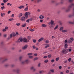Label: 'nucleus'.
<instances>
[{"instance_id":"52","label":"nucleus","mask_w":74,"mask_h":74,"mask_svg":"<svg viewBox=\"0 0 74 74\" xmlns=\"http://www.w3.org/2000/svg\"><path fill=\"white\" fill-rule=\"evenodd\" d=\"M32 20H33L32 18H29V21H32Z\"/></svg>"},{"instance_id":"42","label":"nucleus","mask_w":74,"mask_h":74,"mask_svg":"<svg viewBox=\"0 0 74 74\" xmlns=\"http://www.w3.org/2000/svg\"><path fill=\"white\" fill-rule=\"evenodd\" d=\"M8 59L7 58L5 59V60H3V61L2 62H5V61H7V60Z\"/></svg>"},{"instance_id":"22","label":"nucleus","mask_w":74,"mask_h":74,"mask_svg":"<svg viewBox=\"0 0 74 74\" xmlns=\"http://www.w3.org/2000/svg\"><path fill=\"white\" fill-rule=\"evenodd\" d=\"M67 30H62V32L63 33H66V32H67Z\"/></svg>"},{"instance_id":"2","label":"nucleus","mask_w":74,"mask_h":74,"mask_svg":"<svg viewBox=\"0 0 74 74\" xmlns=\"http://www.w3.org/2000/svg\"><path fill=\"white\" fill-rule=\"evenodd\" d=\"M69 52L68 49H64L62 51V52L63 54H66L67 53Z\"/></svg>"},{"instance_id":"41","label":"nucleus","mask_w":74,"mask_h":74,"mask_svg":"<svg viewBox=\"0 0 74 74\" xmlns=\"http://www.w3.org/2000/svg\"><path fill=\"white\" fill-rule=\"evenodd\" d=\"M74 0H69V2L70 3H71Z\"/></svg>"},{"instance_id":"57","label":"nucleus","mask_w":74,"mask_h":74,"mask_svg":"<svg viewBox=\"0 0 74 74\" xmlns=\"http://www.w3.org/2000/svg\"><path fill=\"white\" fill-rule=\"evenodd\" d=\"M41 64V63H39L38 64V67H40V65Z\"/></svg>"},{"instance_id":"44","label":"nucleus","mask_w":74,"mask_h":74,"mask_svg":"<svg viewBox=\"0 0 74 74\" xmlns=\"http://www.w3.org/2000/svg\"><path fill=\"white\" fill-rule=\"evenodd\" d=\"M64 42L65 44H67V40H66L64 41Z\"/></svg>"},{"instance_id":"64","label":"nucleus","mask_w":74,"mask_h":74,"mask_svg":"<svg viewBox=\"0 0 74 74\" xmlns=\"http://www.w3.org/2000/svg\"><path fill=\"white\" fill-rule=\"evenodd\" d=\"M69 52H71L72 51V50L71 49H69Z\"/></svg>"},{"instance_id":"63","label":"nucleus","mask_w":74,"mask_h":74,"mask_svg":"<svg viewBox=\"0 0 74 74\" xmlns=\"http://www.w3.org/2000/svg\"><path fill=\"white\" fill-rule=\"evenodd\" d=\"M6 29H4L3 30V32H6Z\"/></svg>"},{"instance_id":"46","label":"nucleus","mask_w":74,"mask_h":74,"mask_svg":"<svg viewBox=\"0 0 74 74\" xmlns=\"http://www.w3.org/2000/svg\"><path fill=\"white\" fill-rule=\"evenodd\" d=\"M29 58H30V59H32L33 58V56H29Z\"/></svg>"},{"instance_id":"16","label":"nucleus","mask_w":74,"mask_h":74,"mask_svg":"<svg viewBox=\"0 0 74 74\" xmlns=\"http://www.w3.org/2000/svg\"><path fill=\"white\" fill-rule=\"evenodd\" d=\"M28 6H27L26 8L24 9V11H27L28 10Z\"/></svg>"},{"instance_id":"11","label":"nucleus","mask_w":74,"mask_h":74,"mask_svg":"<svg viewBox=\"0 0 74 74\" xmlns=\"http://www.w3.org/2000/svg\"><path fill=\"white\" fill-rule=\"evenodd\" d=\"M16 36V34H12L10 35V38H12V36Z\"/></svg>"},{"instance_id":"7","label":"nucleus","mask_w":74,"mask_h":74,"mask_svg":"<svg viewBox=\"0 0 74 74\" xmlns=\"http://www.w3.org/2000/svg\"><path fill=\"white\" fill-rule=\"evenodd\" d=\"M20 20L21 21H25L26 20V17H25L22 16L21 17Z\"/></svg>"},{"instance_id":"54","label":"nucleus","mask_w":74,"mask_h":74,"mask_svg":"<svg viewBox=\"0 0 74 74\" xmlns=\"http://www.w3.org/2000/svg\"><path fill=\"white\" fill-rule=\"evenodd\" d=\"M3 3H7V1L6 0H3Z\"/></svg>"},{"instance_id":"18","label":"nucleus","mask_w":74,"mask_h":74,"mask_svg":"<svg viewBox=\"0 0 74 74\" xmlns=\"http://www.w3.org/2000/svg\"><path fill=\"white\" fill-rule=\"evenodd\" d=\"M44 18V17L42 15H41L39 16V18L40 19H43Z\"/></svg>"},{"instance_id":"39","label":"nucleus","mask_w":74,"mask_h":74,"mask_svg":"<svg viewBox=\"0 0 74 74\" xmlns=\"http://www.w3.org/2000/svg\"><path fill=\"white\" fill-rule=\"evenodd\" d=\"M44 73V71H39V73H40V74H42V73Z\"/></svg>"},{"instance_id":"8","label":"nucleus","mask_w":74,"mask_h":74,"mask_svg":"<svg viewBox=\"0 0 74 74\" xmlns=\"http://www.w3.org/2000/svg\"><path fill=\"white\" fill-rule=\"evenodd\" d=\"M13 71H15L18 74H19V73H20V69H17L16 70H14Z\"/></svg>"},{"instance_id":"23","label":"nucleus","mask_w":74,"mask_h":74,"mask_svg":"<svg viewBox=\"0 0 74 74\" xmlns=\"http://www.w3.org/2000/svg\"><path fill=\"white\" fill-rule=\"evenodd\" d=\"M68 46V45H67V44H65L64 45V47L65 48H67V47Z\"/></svg>"},{"instance_id":"21","label":"nucleus","mask_w":74,"mask_h":74,"mask_svg":"<svg viewBox=\"0 0 74 74\" xmlns=\"http://www.w3.org/2000/svg\"><path fill=\"white\" fill-rule=\"evenodd\" d=\"M5 15V13H1V16H2V17H3V16H4V15Z\"/></svg>"},{"instance_id":"51","label":"nucleus","mask_w":74,"mask_h":74,"mask_svg":"<svg viewBox=\"0 0 74 74\" xmlns=\"http://www.w3.org/2000/svg\"><path fill=\"white\" fill-rule=\"evenodd\" d=\"M49 45H47V46H46L45 47V48H48V47H49Z\"/></svg>"},{"instance_id":"43","label":"nucleus","mask_w":74,"mask_h":74,"mask_svg":"<svg viewBox=\"0 0 74 74\" xmlns=\"http://www.w3.org/2000/svg\"><path fill=\"white\" fill-rule=\"evenodd\" d=\"M20 25H21V23H20L16 24V25H17V26H19Z\"/></svg>"},{"instance_id":"20","label":"nucleus","mask_w":74,"mask_h":74,"mask_svg":"<svg viewBox=\"0 0 74 74\" xmlns=\"http://www.w3.org/2000/svg\"><path fill=\"white\" fill-rule=\"evenodd\" d=\"M42 27H46V26H47V25H45L44 24H43L42 25Z\"/></svg>"},{"instance_id":"30","label":"nucleus","mask_w":74,"mask_h":74,"mask_svg":"<svg viewBox=\"0 0 74 74\" xmlns=\"http://www.w3.org/2000/svg\"><path fill=\"white\" fill-rule=\"evenodd\" d=\"M22 58H23V56H21L19 58V59L20 60H22Z\"/></svg>"},{"instance_id":"34","label":"nucleus","mask_w":74,"mask_h":74,"mask_svg":"<svg viewBox=\"0 0 74 74\" xmlns=\"http://www.w3.org/2000/svg\"><path fill=\"white\" fill-rule=\"evenodd\" d=\"M14 19L13 18H10L8 19V21H13Z\"/></svg>"},{"instance_id":"45","label":"nucleus","mask_w":74,"mask_h":74,"mask_svg":"<svg viewBox=\"0 0 74 74\" xmlns=\"http://www.w3.org/2000/svg\"><path fill=\"white\" fill-rule=\"evenodd\" d=\"M15 66V65L14 64H12L11 65V67H14Z\"/></svg>"},{"instance_id":"49","label":"nucleus","mask_w":74,"mask_h":74,"mask_svg":"<svg viewBox=\"0 0 74 74\" xmlns=\"http://www.w3.org/2000/svg\"><path fill=\"white\" fill-rule=\"evenodd\" d=\"M55 62V60H54L53 59V60H51V62H52V63H53V62Z\"/></svg>"},{"instance_id":"5","label":"nucleus","mask_w":74,"mask_h":74,"mask_svg":"<svg viewBox=\"0 0 74 74\" xmlns=\"http://www.w3.org/2000/svg\"><path fill=\"white\" fill-rule=\"evenodd\" d=\"M23 42L26 43L29 42V40L25 38H23Z\"/></svg>"},{"instance_id":"13","label":"nucleus","mask_w":74,"mask_h":74,"mask_svg":"<svg viewBox=\"0 0 74 74\" xmlns=\"http://www.w3.org/2000/svg\"><path fill=\"white\" fill-rule=\"evenodd\" d=\"M28 46L27 45H25L24 47H23L22 49H25L27 48Z\"/></svg>"},{"instance_id":"55","label":"nucleus","mask_w":74,"mask_h":74,"mask_svg":"<svg viewBox=\"0 0 74 74\" xmlns=\"http://www.w3.org/2000/svg\"><path fill=\"white\" fill-rule=\"evenodd\" d=\"M33 48V49H35L36 48V47H35V46L34 45L32 46Z\"/></svg>"},{"instance_id":"38","label":"nucleus","mask_w":74,"mask_h":74,"mask_svg":"<svg viewBox=\"0 0 74 74\" xmlns=\"http://www.w3.org/2000/svg\"><path fill=\"white\" fill-rule=\"evenodd\" d=\"M63 27H60V30H63Z\"/></svg>"},{"instance_id":"50","label":"nucleus","mask_w":74,"mask_h":74,"mask_svg":"<svg viewBox=\"0 0 74 74\" xmlns=\"http://www.w3.org/2000/svg\"><path fill=\"white\" fill-rule=\"evenodd\" d=\"M38 59V58H34V60H36Z\"/></svg>"},{"instance_id":"25","label":"nucleus","mask_w":74,"mask_h":74,"mask_svg":"<svg viewBox=\"0 0 74 74\" xmlns=\"http://www.w3.org/2000/svg\"><path fill=\"white\" fill-rule=\"evenodd\" d=\"M68 42L69 44H71V43H72V41L70 40H69Z\"/></svg>"},{"instance_id":"47","label":"nucleus","mask_w":74,"mask_h":74,"mask_svg":"<svg viewBox=\"0 0 74 74\" xmlns=\"http://www.w3.org/2000/svg\"><path fill=\"white\" fill-rule=\"evenodd\" d=\"M33 55V53H28V55Z\"/></svg>"},{"instance_id":"28","label":"nucleus","mask_w":74,"mask_h":74,"mask_svg":"<svg viewBox=\"0 0 74 74\" xmlns=\"http://www.w3.org/2000/svg\"><path fill=\"white\" fill-rule=\"evenodd\" d=\"M1 8L2 10H4V8H5V6H3V7H1Z\"/></svg>"},{"instance_id":"26","label":"nucleus","mask_w":74,"mask_h":74,"mask_svg":"<svg viewBox=\"0 0 74 74\" xmlns=\"http://www.w3.org/2000/svg\"><path fill=\"white\" fill-rule=\"evenodd\" d=\"M49 60H45L44 61V62L45 63H48V62Z\"/></svg>"},{"instance_id":"31","label":"nucleus","mask_w":74,"mask_h":74,"mask_svg":"<svg viewBox=\"0 0 74 74\" xmlns=\"http://www.w3.org/2000/svg\"><path fill=\"white\" fill-rule=\"evenodd\" d=\"M27 38L29 40H30V39L31 38V36H28L27 37Z\"/></svg>"},{"instance_id":"33","label":"nucleus","mask_w":74,"mask_h":74,"mask_svg":"<svg viewBox=\"0 0 74 74\" xmlns=\"http://www.w3.org/2000/svg\"><path fill=\"white\" fill-rule=\"evenodd\" d=\"M29 21H30V18H29L27 19V20L26 21V22L27 23H29Z\"/></svg>"},{"instance_id":"10","label":"nucleus","mask_w":74,"mask_h":74,"mask_svg":"<svg viewBox=\"0 0 74 74\" xmlns=\"http://www.w3.org/2000/svg\"><path fill=\"white\" fill-rule=\"evenodd\" d=\"M44 40V38L42 37L41 38H40L38 40V42H41V41H42Z\"/></svg>"},{"instance_id":"60","label":"nucleus","mask_w":74,"mask_h":74,"mask_svg":"<svg viewBox=\"0 0 74 74\" xmlns=\"http://www.w3.org/2000/svg\"><path fill=\"white\" fill-rule=\"evenodd\" d=\"M5 67H8V66H9V64H7L5 65Z\"/></svg>"},{"instance_id":"59","label":"nucleus","mask_w":74,"mask_h":74,"mask_svg":"<svg viewBox=\"0 0 74 74\" xmlns=\"http://www.w3.org/2000/svg\"><path fill=\"white\" fill-rule=\"evenodd\" d=\"M1 5H2V6H3V5H4V4L3 3H1Z\"/></svg>"},{"instance_id":"14","label":"nucleus","mask_w":74,"mask_h":74,"mask_svg":"<svg viewBox=\"0 0 74 74\" xmlns=\"http://www.w3.org/2000/svg\"><path fill=\"white\" fill-rule=\"evenodd\" d=\"M31 69L33 70L34 71H36V69H34L33 67H31Z\"/></svg>"},{"instance_id":"35","label":"nucleus","mask_w":74,"mask_h":74,"mask_svg":"<svg viewBox=\"0 0 74 74\" xmlns=\"http://www.w3.org/2000/svg\"><path fill=\"white\" fill-rule=\"evenodd\" d=\"M51 56H51V55H49L47 57L49 58H51Z\"/></svg>"},{"instance_id":"29","label":"nucleus","mask_w":74,"mask_h":74,"mask_svg":"<svg viewBox=\"0 0 74 74\" xmlns=\"http://www.w3.org/2000/svg\"><path fill=\"white\" fill-rule=\"evenodd\" d=\"M58 28V25H57L56 26V27H55V28L54 29V30H56V29H57Z\"/></svg>"},{"instance_id":"27","label":"nucleus","mask_w":74,"mask_h":74,"mask_svg":"<svg viewBox=\"0 0 74 74\" xmlns=\"http://www.w3.org/2000/svg\"><path fill=\"white\" fill-rule=\"evenodd\" d=\"M29 30H30L31 32H34V29H30Z\"/></svg>"},{"instance_id":"36","label":"nucleus","mask_w":74,"mask_h":74,"mask_svg":"<svg viewBox=\"0 0 74 74\" xmlns=\"http://www.w3.org/2000/svg\"><path fill=\"white\" fill-rule=\"evenodd\" d=\"M33 42H34V43H35L36 42V39H33Z\"/></svg>"},{"instance_id":"56","label":"nucleus","mask_w":74,"mask_h":74,"mask_svg":"<svg viewBox=\"0 0 74 74\" xmlns=\"http://www.w3.org/2000/svg\"><path fill=\"white\" fill-rule=\"evenodd\" d=\"M53 26H54V25H50V26H49V28H51V27H53Z\"/></svg>"},{"instance_id":"53","label":"nucleus","mask_w":74,"mask_h":74,"mask_svg":"<svg viewBox=\"0 0 74 74\" xmlns=\"http://www.w3.org/2000/svg\"><path fill=\"white\" fill-rule=\"evenodd\" d=\"M46 43H49V41L48 40H46L45 41Z\"/></svg>"},{"instance_id":"32","label":"nucleus","mask_w":74,"mask_h":74,"mask_svg":"<svg viewBox=\"0 0 74 74\" xmlns=\"http://www.w3.org/2000/svg\"><path fill=\"white\" fill-rule=\"evenodd\" d=\"M64 0H61V1L60 2V3L61 4H63V2H64Z\"/></svg>"},{"instance_id":"37","label":"nucleus","mask_w":74,"mask_h":74,"mask_svg":"<svg viewBox=\"0 0 74 74\" xmlns=\"http://www.w3.org/2000/svg\"><path fill=\"white\" fill-rule=\"evenodd\" d=\"M59 57H58V58H56V61L57 62V61H58V60H59Z\"/></svg>"},{"instance_id":"6","label":"nucleus","mask_w":74,"mask_h":74,"mask_svg":"<svg viewBox=\"0 0 74 74\" xmlns=\"http://www.w3.org/2000/svg\"><path fill=\"white\" fill-rule=\"evenodd\" d=\"M51 24V25H55V23H54V21L52 20H51V21L49 23V24Z\"/></svg>"},{"instance_id":"40","label":"nucleus","mask_w":74,"mask_h":74,"mask_svg":"<svg viewBox=\"0 0 74 74\" xmlns=\"http://www.w3.org/2000/svg\"><path fill=\"white\" fill-rule=\"evenodd\" d=\"M50 71H51L52 73H53L54 72V70L53 69H51L50 70Z\"/></svg>"},{"instance_id":"15","label":"nucleus","mask_w":74,"mask_h":74,"mask_svg":"<svg viewBox=\"0 0 74 74\" xmlns=\"http://www.w3.org/2000/svg\"><path fill=\"white\" fill-rule=\"evenodd\" d=\"M69 23L70 24H74V20H73V22H71V21H69Z\"/></svg>"},{"instance_id":"9","label":"nucleus","mask_w":74,"mask_h":74,"mask_svg":"<svg viewBox=\"0 0 74 74\" xmlns=\"http://www.w3.org/2000/svg\"><path fill=\"white\" fill-rule=\"evenodd\" d=\"M74 16V11L73 12L72 14L69 15L68 16L69 18H71L72 16Z\"/></svg>"},{"instance_id":"17","label":"nucleus","mask_w":74,"mask_h":74,"mask_svg":"<svg viewBox=\"0 0 74 74\" xmlns=\"http://www.w3.org/2000/svg\"><path fill=\"white\" fill-rule=\"evenodd\" d=\"M23 15V14L22 13H21L20 14H19L18 15V17L20 18L21 16H22Z\"/></svg>"},{"instance_id":"24","label":"nucleus","mask_w":74,"mask_h":74,"mask_svg":"<svg viewBox=\"0 0 74 74\" xmlns=\"http://www.w3.org/2000/svg\"><path fill=\"white\" fill-rule=\"evenodd\" d=\"M26 25V24H24L22 25L21 26L23 27H25Z\"/></svg>"},{"instance_id":"12","label":"nucleus","mask_w":74,"mask_h":74,"mask_svg":"<svg viewBox=\"0 0 74 74\" xmlns=\"http://www.w3.org/2000/svg\"><path fill=\"white\" fill-rule=\"evenodd\" d=\"M19 9H22V8H25V6L23 5H21L20 7H18Z\"/></svg>"},{"instance_id":"19","label":"nucleus","mask_w":74,"mask_h":74,"mask_svg":"<svg viewBox=\"0 0 74 74\" xmlns=\"http://www.w3.org/2000/svg\"><path fill=\"white\" fill-rule=\"evenodd\" d=\"M31 1H34V0H31ZM41 1V0H37V3H40Z\"/></svg>"},{"instance_id":"48","label":"nucleus","mask_w":74,"mask_h":74,"mask_svg":"<svg viewBox=\"0 0 74 74\" xmlns=\"http://www.w3.org/2000/svg\"><path fill=\"white\" fill-rule=\"evenodd\" d=\"M70 40L72 41H74V38H71Z\"/></svg>"},{"instance_id":"61","label":"nucleus","mask_w":74,"mask_h":74,"mask_svg":"<svg viewBox=\"0 0 74 74\" xmlns=\"http://www.w3.org/2000/svg\"><path fill=\"white\" fill-rule=\"evenodd\" d=\"M10 13H11V11H9L8 12V14H10Z\"/></svg>"},{"instance_id":"3","label":"nucleus","mask_w":74,"mask_h":74,"mask_svg":"<svg viewBox=\"0 0 74 74\" xmlns=\"http://www.w3.org/2000/svg\"><path fill=\"white\" fill-rule=\"evenodd\" d=\"M29 62V60L27 59L25 61H23L21 62L22 64H25V63H28Z\"/></svg>"},{"instance_id":"1","label":"nucleus","mask_w":74,"mask_h":74,"mask_svg":"<svg viewBox=\"0 0 74 74\" xmlns=\"http://www.w3.org/2000/svg\"><path fill=\"white\" fill-rule=\"evenodd\" d=\"M72 7H73V10L74 11V3H72L68 6V8L65 10V12H69V11H70L71 8H72Z\"/></svg>"},{"instance_id":"62","label":"nucleus","mask_w":74,"mask_h":74,"mask_svg":"<svg viewBox=\"0 0 74 74\" xmlns=\"http://www.w3.org/2000/svg\"><path fill=\"white\" fill-rule=\"evenodd\" d=\"M64 63H67V60H65L64 61Z\"/></svg>"},{"instance_id":"4","label":"nucleus","mask_w":74,"mask_h":74,"mask_svg":"<svg viewBox=\"0 0 74 74\" xmlns=\"http://www.w3.org/2000/svg\"><path fill=\"white\" fill-rule=\"evenodd\" d=\"M28 15H30V13L29 12H27L25 13L24 15L26 17L25 18H26V19H27V18H28V16H29Z\"/></svg>"},{"instance_id":"58","label":"nucleus","mask_w":74,"mask_h":74,"mask_svg":"<svg viewBox=\"0 0 74 74\" xmlns=\"http://www.w3.org/2000/svg\"><path fill=\"white\" fill-rule=\"evenodd\" d=\"M68 61L70 62L71 61V58H70L69 59H68Z\"/></svg>"}]
</instances>
